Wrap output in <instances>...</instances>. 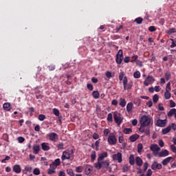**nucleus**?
Wrapping results in <instances>:
<instances>
[{"mask_svg":"<svg viewBox=\"0 0 176 176\" xmlns=\"http://www.w3.org/2000/svg\"><path fill=\"white\" fill-rule=\"evenodd\" d=\"M109 133H111V130H109V129H105L103 131V134H104V137H107L108 135V134H109Z\"/></svg>","mask_w":176,"mask_h":176,"instance_id":"nucleus-50","label":"nucleus"},{"mask_svg":"<svg viewBox=\"0 0 176 176\" xmlns=\"http://www.w3.org/2000/svg\"><path fill=\"white\" fill-rule=\"evenodd\" d=\"M97 158V155L96 154V151H92L91 154V162L94 163V160Z\"/></svg>","mask_w":176,"mask_h":176,"instance_id":"nucleus-33","label":"nucleus"},{"mask_svg":"<svg viewBox=\"0 0 176 176\" xmlns=\"http://www.w3.org/2000/svg\"><path fill=\"white\" fill-rule=\"evenodd\" d=\"M105 157H108V153L107 151H104L99 155L98 162H104V159Z\"/></svg>","mask_w":176,"mask_h":176,"instance_id":"nucleus-12","label":"nucleus"},{"mask_svg":"<svg viewBox=\"0 0 176 176\" xmlns=\"http://www.w3.org/2000/svg\"><path fill=\"white\" fill-rule=\"evenodd\" d=\"M153 172L151 169H148L146 174V176H152Z\"/></svg>","mask_w":176,"mask_h":176,"instance_id":"nucleus-63","label":"nucleus"},{"mask_svg":"<svg viewBox=\"0 0 176 176\" xmlns=\"http://www.w3.org/2000/svg\"><path fill=\"white\" fill-rule=\"evenodd\" d=\"M38 119L41 122H43V120H45V119H46V116L43 114H40L38 117Z\"/></svg>","mask_w":176,"mask_h":176,"instance_id":"nucleus-47","label":"nucleus"},{"mask_svg":"<svg viewBox=\"0 0 176 176\" xmlns=\"http://www.w3.org/2000/svg\"><path fill=\"white\" fill-rule=\"evenodd\" d=\"M13 171L16 173V174H20V173H21V167L20 165H14L13 167Z\"/></svg>","mask_w":176,"mask_h":176,"instance_id":"nucleus-23","label":"nucleus"},{"mask_svg":"<svg viewBox=\"0 0 176 176\" xmlns=\"http://www.w3.org/2000/svg\"><path fill=\"white\" fill-rule=\"evenodd\" d=\"M57 148L58 151L64 149V143L63 142L59 143L57 146Z\"/></svg>","mask_w":176,"mask_h":176,"instance_id":"nucleus-49","label":"nucleus"},{"mask_svg":"<svg viewBox=\"0 0 176 176\" xmlns=\"http://www.w3.org/2000/svg\"><path fill=\"white\" fill-rule=\"evenodd\" d=\"M170 129H172L173 131H175V130H176V124L175 123H172L171 126H170Z\"/></svg>","mask_w":176,"mask_h":176,"instance_id":"nucleus-64","label":"nucleus"},{"mask_svg":"<svg viewBox=\"0 0 176 176\" xmlns=\"http://www.w3.org/2000/svg\"><path fill=\"white\" fill-rule=\"evenodd\" d=\"M112 159L113 160H118V163H122V162H123V160L122 159V153L118 152L116 154H113L112 155Z\"/></svg>","mask_w":176,"mask_h":176,"instance_id":"nucleus-9","label":"nucleus"},{"mask_svg":"<svg viewBox=\"0 0 176 176\" xmlns=\"http://www.w3.org/2000/svg\"><path fill=\"white\" fill-rule=\"evenodd\" d=\"M105 76H107L108 79H111V78H113L115 76V73L107 71L105 73Z\"/></svg>","mask_w":176,"mask_h":176,"instance_id":"nucleus-29","label":"nucleus"},{"mask_svg":"<svg viewBox=\"0 0 176 176\" xmlns=\"http://www.w3.org/2000/svg\"><path fill=\"white\" fill-rule=\"evenodd\" d=\"M107 120L111 123L113 122V118H112V113H109L108 115H107Z\"/></svg>","mask_w":176,"mask_h":176,"instance_id":"nucleus-52","label":"nucleus"},{"mask_svg":"<svg viewBox=\"0 0 176 176\" xmlns=\"http://www.w3.org/2000/svg\"><path fill=\"white\" fill-rule=\"evenodd\" d=\"M159 157H166V156H168L170 155V152L168 150H164L159 153Z\"/></svg>","mask_w":176,"mask_h":176,"instance_id":"nucleus-14","label":"nucleus"},{"mask_svg":"<svg viewBox=\"0 0 176 176\" xmlns=\"http://www.w3.org/2000/svg\"><path fill=\"white\" fill-rule=\"evenodd\" d=\"M94 140H98L100 138V135L97 133H94L92 135Z\"/></svg>","mask_w":176,"mask_h":176,"instance_id":"nucleus-57","label":"nucleus"},{"mask_svg":"<svg viewBox=\"0 0 176 176\" xmlns=\"http://www.w3.org/2000/svg\"><path fill=\"white\" fill-rule=\"evenodd\" d=\"M72 155H74V150H67L63 151L61 156L63 162H64V160H69Z\"/></svg>","mask_w":176,"mask_h":176,"instance_id":"nucleus-2","label":"nucleus"},{"mask_svg":"<svg viewBox=\"0 0 176 176\" xmlns=\"http://www.w3.org/2000/svg\"><path fill=\"white\" fill-rule=\"evenodd\" d=\"M124 134H131L133 130L131 128H125L123 131Z\"/></svg>","mask_w":176,"mask_h":176,"instance_id":"nucleus-39","label":"nucleus"},{"mask_svg":"<svg viewBox=\"0 0 176 176\" xmlns=\"http://www.w3.org/2000/svg\"><path fill=\"white\" fill-rule=\"evenodd\" d=\"M176 112V109H171L168 112V116L169 118H171L173 115H175Z\"/></svg>","mask_w":176,"mask_h":176,"instance_id":"nucleus-35","label":"nucleus"},{"mask_svg":"<svg viewBox=\"0 0 176 176\" xmlns=\"http://www.w3.org/2000/svg\"><path fill=\"white\" fill-rule=\"evenodd\" d=\"M142 21H144V19H142V17H138L134 21V22L137 24H142Z\"/></svg>","mask_w":176,"mask_h":176,"instance_id":"nucleus-40","label":"nucleus"},{"mask_svg":"<svg viewBox=\"0 0 176 176\" xmlns=\"http://www.w3.org/2000/svg\"><path fill=\"white\" fill-rule=\"evenodd\" d=\"M94 167L96 170H101L102 168V161H98V162L95 163Z\"/></svg>","mask_w":176,"mask_h":176,"instance_id":"nucleus-24","label":"nucleus"},{"mask_svg":"<svg viewBox=\"0 0 176 176\" xmlns=\"http://www.w3.org/2000/svg\"><path fill=\"white\" fill-rule=\"evenodd\" d=\"M162 167L163 166L162 165V164H159L156 161H155L151 165V168L154 171H156V170H162Z\"/></svg>","mask_w":176,"mask_h":176,"instance_id":"nucleus-10","label":"nucleus"},{"mask_svg":"<svg viewBox=\"0 0 176 176\" xmlns=\"http://www.w3.org/2000/svg\"><path fill=\"white\" fill-rule=\"evenodd\" d=\"M41 148L44 151H50V146H48V144L46 143V142H43V143L41 144Z\"/></svg>","mask_w":176,"mask_h":176,"instance_id":"nucleus-19","label":"nucleus"},{"mask_svg":"<svg viewBox=\"0 0 176 176\" xmlns=\"http://www.w3.org/2000/svg\"><path fill=\"white\" fill-rule=\"evenodd\" d=\"M91 171H93V166L87 165L85 170V175H90V174H91Z\"/></svg>","mask_w":176,"mask_h":176,"instance_id":"nucleus-13","label":"nucleus"},{"mask_svg":"<svg viewBox=\"0 0 176 176\" xmlns=\"http://www.w3.org/2000/svg\"><path fill=\"white\" fill-rule=\"evenodd\" d=\"M3 108L4 111H9L12 109V104L9 102H6L3 104Z\"/></svg>","mask_w":176,"mask_h":176,"instance_id":"nucleus-17","label":"nucleus"},{"mask_svg":"<svg viewBox=\"0 0 176 176\" xmlns=\"http://www.w3.org/2000/svg\"><path fill=\"white\" fill-rule=\"evenodd\" d=\"M25 170L27 171L28 173H31L32 171V167L25 166Z\"/></svg>","mask_w":176,"mask_h":176,"instance_id":"nucleus-60","label":"nucleus"},{"mask_svg":"<svg viewBox=\"0 0 176 176\" xmlns=\"http://www.w3.org/2000/svg\"><path fill=\"white\" fill-rule=\"evenodd\" d=\"M171 83L168 82L166 87V91H171Z\"/></svg>","mask_w":176,"mask_h":176,"instance_id":"nucleus-54","label":"nucleus"},{"mask_svg":"<svg viewBox=\"0 0 176 176\" xmlns=\"http://www.w3.org/2000/svg\"><path fill=\"white\" fill-rule=\"evenodd\" d=\"M123 78H124V72H121L120 73V76H119V79L120 80H122L123 81Z\"/></svg>","mask_w":176,"mask_h":176,"instance_id":"nucleus-56","label":"nucleus"},{"mask_svg":"<svg viewBox=\"0 0 176 176\" xmlns=\"http://www.w3.org/2000/svg\"><path fill=\"white\" fill-rule=\"evenodd\" d=\"M126 104H127V102H126V99L124 98H120V107H122V108H124L126 107Z\"/></svg>","mask_w":176,"mask_h":176,"instance_id":"nucleus-25","label":"nucleus"},{"mask_svg":"<svg viewBox=\"0 0 176 176\" xmlns=\"http://www.w3.org/2000/svg\"><path fill=\"white\" fill-rule=\"evenodd\" d=\"M150 149L152 152H159V151H160V147H159L157 144H151Z\"/></svg>","mask_w":176,"mask_h":176,"instance_id":"nucleus-16","label":"nucleus"},{"mask_svg":"<svg viewBox=\"0 0 176 176\" xmlns=\"http://www.w3.org/2000/svg\"><path fill=\"white\" fill-rule=\"evenodd\" d=\"M53 113H54L55 116H60V111H58V109H53Z\"/></svg>","mask_w":176,"mask_h":176,"instance_id":"nucleus-53","label":"nucleus"},{"mask_svg":"<svg viewBox=\"0 0 176 176\" xmlns=\"http://www.w3.org/2000/svg\"><path fill=\"white\" fill-rule=\"evenodd\" d=\"M61 164V161L59 158L54 160L52 164L50 165V167H57V166H60Z\"/></svg>","mask_w":176,"mask_h":176,"instance_id":"nucleus-22","label":"nucleus"},{"mask_svg":"<svg viewBox=\"0 0 176 176\" xmlns=\"http://www.w3.org/2000/svg\"><path fill=\"white\" fill-rule=\"evenodd\" d=\"M87 87L88 90H90V91H93V89H94V87H93V85L91 84H87Z\"/></svg>","mask_w":176,"mask_h":176,"instance_id":"nucleus-59","label":"nucleus"},{"mask_svg":"<svg viewBox=\"0 0 176 176\" xmlns=\"http://www.w3.org/2000/svg\"><path fill=\"white\" fill-rule=\"evenodd\" d=\"M175 32H176L175 28H172L168 29L167 34L168 35H171L173 34H175Z\"/></svg>","mask_w":176,"mask_h":176,"instance_id":"nucleus-42","label":"nucleus"},{"mask_svg":"<svg viewBox=\"0 0 176 176\" xmlns=\"http://www.w3.org/2000/svg\"><path fill=\"white\" fill-rule=\"evenodd\" d=\"M165 78L166 80H170V78H171V73H170V72H166L165 73Z\"/></svg>","mask_w":176,"mask_h":176,"instance_id":"nucleus-48","label":"nucleus"},{"mask_svg":"<svg viewBox=\"0 0 176 176\" xmlns=\"http://www.w3.org/2000/svg\"><path fill=\"white\" fill-rule=\"evenodd\" d=\"M113 118L115 123H117L119 125L122 124L123 122V118L120 117V113H118V111H115L113 113Z\"/></svg>","mask_w":176,"mask_h":176,"instance_id":"nucleus-4","label":"nucleus"},{"mask_svg":"<svg viewBox=\"0 0 176 176\" xmlns=\"http://www.w3.org/2000/svg\"><path fill=\"white\" fill-rule=\"evenodd\" d=\"M47 137L50 138V140L52 142H57L58 140V135L54 132H52L47 135Z\"/></svg>","mask_w":176,"mask_h":176,"instance_id":"nucleus-7","label":"nucleus"},{"mask_svg":"<svg viewBox=\"0 0 176 176\" xmlns=\"http://www.w3.org/2000/svg\"><path fill=\"white\" fill-rule=\"evenodd\" d=\"M170 131H171V126H168L166 128H164V129H162V134L166 135V134H168Z\"/></svg>","mask_w":176,"mask_h":176,"instance_id":"nucleus-27","label":"nucleus"},{"mask_svg":"<svg viewBox=\"0 0 176 176\" xmlns=\"http://www.w3.org/2000/svg\"><path fill=\"white\" fill-rule=\"evenodd\" d=\"M135 162H136L137 166H142V159H141V157H136Z\"/></svg>","mask_w":176,"mask_h":176,"instance_id":"nucleus-31","label":"nucleus"},{"mask_svg":"<svg viewBox=\"0 0 176 176\" xmlns=\"http://www.w3.org/2000/svg\"><path fill=\"white\" fill-rule=\"evenodd\" d=\"M140 123L141 124L140 127H148V126H151V118L148 116H142Z\"/></svg>","mask_w":176,"mask_h":176,"instance_id":"nucleus-1","label":"nucleus"},{"mask_svg":"<svg viewBox=\"0 0 176 176\" xmlns=\"http://www.w3.org/2000/svg\"><path fill=\"white\" fill-rule=\"evenodd\" d=\"M122 61H123V50H120L116 56V63H117L118 65H120V64H122Z\"/></svg>","mask_w":176,"mask_h":176,"instance_id":"nucleus-3","label":"nucleus"},{"mask_svg":"<svg viewBox=\"0 0 176 176\" xmlns=\"http://www.w3.org/2000/svg\"><path fill=\"white\" fill-rule=\"evenodd\" d=\"M170 41H172L171 45H170V47H176V41H174V39L170 38Z\"/></svg>","mask_w":176,"mask_h":176,"instance_id":"nucleus-58","label":"nucleus"},{"mask_svg":"<svg viewBox=\"0 0 176 176\" xmlns=\"http://www.w3.org/2000/svg\"><path fill=\"white\" fill-rule=\"evenodd\" d=\"M54 173H56V167L52 166V167H50V168L48 169V174L50 175H52V174H54Z\"/></svg>","mask_w":176,"mask_h":176,"instance_id":"nucleus-37","label":"nucleus"},{"mask_svg":"<svg viewBox=\"0 0 176 176\" xmlns=\"http://www.w3.org/2000/svg\"><path fill=\"white\" fill-rule=\"evenodd\" d=\"M164 98L166 100H170V98H171V93H170V91H165Z\"/></svg>","mask_w":176,"mask_h":176,"instance_id":"nucleus-34","label":"nucleus"},{"mask_svg":"<svg viewBox=\"0 0 176 176\" xmlns=\"http://www.w3.org/2000/svg\"><path fill=\"white\" fill-rule=\"evenodd\" d=\"M127 82H129V80H127V77L124 76L122 80L124 90H127Z\"/></svg>","mask_w":176,"mask_h":176,"instance_id":"nucleus-30","label":"nucleus"},{"mask_svg":"<svg viewBox=\"0 0 176 176\" xmlns=\"http://www.w3.org/2000/svg\"><path fill=\"white\" fill-rule=\"evenodd\" d=\"M167 124V120H157L156 121L155 125L157 126V127H166V124Z\"/></svg>","mask_w":176,"mask_h":176,"instance_id":"nucleus-11","label":"nucleus"},{"mask_svg":"<svg viewBox=\"0 0 176 176\" xmlns=\"http://www.w3.org/2000/svg\"><path fill=\"white\" fill-rule=\"evenodd\" d=\"M33 174H34V175H39V174H41V170H39L38 168H34L33 170Z\"/></svg>","mask_w":176,"mask_h":176,"instance_id":"nucleus-46","label":"nucleus"},{"mask_svg":"<svg viewBox=\"0 0 176 176\" xmlns=\"http://www.w3.org/2000/svg\"><path fill=\"white\" fill-rule=\"evenodd\" d=\"M153 101L155 104H156V102H157V101H159V95L157 94H155L153 96Z\"/></svg>","mask_w":176,"mask_h":176,"instance_id":"nucleus-44","label":"nucleus"},{"mask_svg":"<svg viewBox=\"0 0 176 176\" xmlns=\"http://www.w3.org/2000/svg\"><path fill=\"white\" fill-rule=\"evenodd\" d=\"M40 151H41V146H39L38 144H36L33 146V153H34V155H38V153H39Z\"/></svg>","mask_w":176,"mask_h":176,"instance_id":"nucleus-15","label":"nucleus"},{"mask_svg":"<svg viewBox=\"0 0 176 176\" xmlns=\"http://www.w3.org/2000/svg\"><path fill=\"white\" fill-rule=\"evenodd\" d=\"M144 148V146L142 145V144L140 143L138 145V153H141V152H142V149Z\"/></svg>","mask_w":176,"mask_h":176,"instance_id":"nucleus-43","label":"nucleus"},{"mask_svg":"<svg viewBox=\"0 0 176 176\" xmlns=\"http://www.w3.org/2000/svg\"><path fill=\"white\" fill-rule=\"evenodd\" d=\"M148 31L151 32H155V31H156V28L155 26H150L148 28Z\"/></svg>","mask_w":176,"mask_h":176,"instance_id":"nucleus-61","label":"nucleus"},{"mask_svg":"<svg viewBox=\"0 0 176 176\" xmlns=\"http://www.w3.org/2000/svg\"><path fill=\"white\" fill-rule=\"evenodd\" d=\"M109 167V160L102 161V168H108Z\"/></svg>","mask_w":176,"mask_h":176,"instance_id":"nucleus-26","label":"nucleus"},{"mask_svg":"<svg viewBox=\"0 0 176 176\" xmlns=\"http://www.w3.org/2000/svg\"><path fill=\"white\" fill-rule=\"evenodd\" d=\"M138 138H140V135L134 134V135L130 136L129 140H130L131 142H135L137 141V140H138Z\"/></svg>","mask_w":176,"mask_h":176,"instance_id":"nucleus-21","label":"nucleus"},{"mask_svg":"<svg viewBox=\"0 0 176 176\" xmlns=\"http://www.w3.org/2000/svg\"><path fill=\"white\" fill-rule=\"evenodd\" d=\"M140 133H142V134H144V135H147L149 137L151 135V129L149 128H145V126H140L139 128Z\"/></svg>","mask_w":176,"mask_h":176,"instance_id":"nucleus-8","label":"nucleus"},{"mask_svg":"<svg viewBox=\"0 0 176 176\" xmlns=\"http://www.w3.org/2000/svg\"><path fill=\"white\" fill-rule=\"evenodd\" d=\"M133 104L136 105V107H140V105H141V99L140 98L134 99Z\"/></svg>","mask_w":176,"mask_h":176,"instance_id":"nucleus-36","label":"nucleus"},{"mask_svg":"<svg viewBox=\"0 0 176 176\" xmlns=\"http://www.w3.org/2000/svg\"><path fill=\"white\" fill-rule=\"evenodd\" d=\"M170 148L172 152H173V153H176V146H175V145L171 144L170 146Z\"/></svg>","mask_w":176,"mask_h":176,"instance_id":"nucleus-55","label":"nucleus"},{"mask_svg":"<svg viewBox=\"0 0 176 176\" xmlns=\"http://www.w3.org/2000/svg\"><path fill=\"white\" fill-rule=\"evenodd\" d=\"M107 142L109 144V145H116V142H118V140H116V137H115V135L113 133L109 134Z\"/></svg>","mask_w":176,"mask_h":176,"instance_id":"nucleus-5","label":"nucleus"},{"mask_svg":"<svg viewBox=\"0 0 176 176\" xmlns=\"http://www.w3.org/2000/svg\"><path fill=\"white\" fill-rule=\"evenodd\" d=\"M133 77L135 78V79H138L141 78V73L140 72V71L135 72L133 74Z\"/></svg>","mask_w":176,"mask_h":176,"instance_id":"nucleus-38","label":"nucleus"},{"mask_svg":"<svg viewBox=\"0 0 176 176\" xmlns=\"http://www.w3.org/2000/svg\"><path fill=\"white\" fill-rule=\"evenodd\" d=\"M133 107H134V105L133 104V102H129L126 105V112H128V113H131V112H133Z\"/></svg>","mask_w":176,"mask_h":176,"instance_id":"nucleus-18","label":"nucleus"},{"mask_svg":"<svg viewBox=\"0 0 176 176\" xmlns=\"http://www.w3.org/2000/svg\"><path fill=\"white\" fill-rule=\"evenodd\" d=\"M135 163V160H134V155H131L129 157V164L131 166H134Z\"/></svg>","mask_w":176,"mask_h":176,"instance_id":"nucleus-32","label":"nucleus"},{"mask_svg":"<svg viewBox=\"0 0 176 176\" xmlns=\"http://www.w3.org/2000/svg\"><path fill=\"white\" fill-rule=\"evenodd\" d=\"M171 160H173V157H168L162 162V164L163 166H167Z\"/></svg>","mask_w":176,"mask_h":176,"instance_id":"nucleus-20","label":"nucleus"},{"mask_svg":"<svg viewBox=\"0 0 176 176\" xmlns=\"http://www.w3.org/2000/svg\"><path fill=\"white\" fill-rule=\"evenodd\" d=\"M155 83V78L153 76H148L144 81V86H148V85H153Z\"/></svg>","mask_w":176,"mask_h":176,"instance_id":"nucleus-6","label":"nucleus"},{"mask_svg":"<svg viewBox=\"0 0 176 176\" xmlns=\"http://www.w3.org/2000/svg\"><path fill=\"white\" fill-rule=\"evenodd\" d=\"M130 61V56H125L124 58V62L128 63Z\"/></svg>","mask_w":176,"mask_h":176,"instance_id":"nucleus-62","label":"nucleus"},{"mask_svg":"<svg viewBox=\"0 0 176 176\" xmlns=\"http://www.w3.org/2000/svg\"><path fill=\"white\" fill-rule=\"evenodd\" d=\"M92 96L95 100H98V98H100V92H98V91H94L92 92Z\"/></svg>","mask_w":176,"mask_h":176,"instance_id":"nucleus-28","label":"nucleus"},{"mask_svg":"<svg viewBox=\"0 0 176 176\" xmlns=\"http://www.w3.org/2000/svg\"><path fill=\"white\" fill-rule=\"evenodd\" d=\"M67 174H68V175H69V176H74V175H75V174L74 173V170H72V169H67Z\"/></svg>","mask_w":176,"mask_h":176,"instance_id":"nucleus-51","label":"nucleus"},{"mask_svg":"<svg viewBox=\"0 0 176 176\" xmlns=\"http://www.w3.org/2000/svg\"><path fill=\"white\" fill-rule=\"evenodd\" d=\"M83 172V166H80L76 168V173H82Z\"/></svg>","mask_w":176,"mask_h":176,"instance_id":"nucleus-45","label":"nucleus"},{"mask_svg":"<svg viewBox=\"0 0 176 176\" xmlns=\"http://www.w3.org/2000/svg\"><path fill=\"white\" fill-rule=\"evenodd\" d=\"M138 60V56L133 54L131 56V63H136Z\"/></svg>","mask_w":176,"mask_h":176,"instance_id":"nucleus-41","label":"nucleus"}]
</instances>
